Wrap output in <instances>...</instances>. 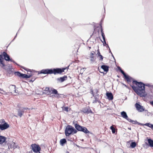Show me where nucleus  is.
Instances as JSON below:
<instances>
[{
    "instance_id": "64",
    "label": "nucleus",
    "mask_w": 153,
    "mask_h": 153,
    "mask_svg": "<svg viewBox=\"0 0 153 153\" xmlns=\"http://www.w3.org/2000/svg\"><path fill=\"white\" fill-rule=\"evenodd\" d=\"M92 36V35L91 36V37Z\"/></svg>"
},
{
    "instance_id": "53",
    "label": "nucleus",
    "mask_w": 153,
    "mask_h": 153,
    "mask_svg": "<svg viewBox=\"0 0 153 153\" xmlns=\"http://www.w3.org/2000/svg\"><path fill=\"white\" fill-rule=\"evenodd\" d=\"M144 111H145L146 112H147V113L148 112V110H144Z\"/></svg>"
},
{
    "instance_id": "42",
    "label": "nucleus",
    "mask_w": 153,
    "mask_h": 153,
    "mask_svg": "<svg viewBox=\"0 0 153 153\" xmlns=\"http://www.w3.org/2000/svg\"><path fill=\"white\" fill-rule=\"evenodd\" d=\"M91 61L92 62H94L95 61V59H94V57H93L92 58H91Z\"/></svg>"
},
{
    "instance_id": "37",
    "label": "nucleus",
    "mask_w": 153,
    "mask_h": 153,
    "mask_svg": "<svg viewBox=\"0 0 153 153\" xmlns=\"http://www.w3.org/2000/svg\"><path fill=\"white\" fill-rule=\"evenodd\" d=\"M63 110L68 112V108L67 107H64L63 109Z\"/></svg>"
},
{
    "instance_id": "56",
    "label": "nucleus",
    "mask_w": 153,
    "mask_h": 153,
    "mask_svg": "<svg viewBox=\"0 0 153 153\" xmlns=\"http://www.w3.org/2000/svg\"><path fill=\"white\" fill-rule=\"evenodd\" d=\"M77 63L78 62H79V61L78 60H77Z\"/></svg>"
},
{
    "instance_id": "52",
    "label": "nucleus",
    "mask_w": 153,
    "mask_h": 153,
    "mask_svg": "<svg viewBox=\"0 0 153 153\" xmlns=\"http://www.w3.org/2000/svg\"><path fill=\"white\" fill-rule=\"evenodd\" d=\"M123 85H124L126 87H127V86L126 85H125V84H123Z\"/></svg>"
},
{
    "instance_id": "44",
    "label": "nucleus",
    "mask_w": 153,
    "mask_h": 153,
    "mask_svg": "<svg viewBox=\"0 0 153 153\" xmlns=\"http://www.w3.org/2000/svg\"><path fill=\"white\" fill-rule=\"evenodd\" d=\"M145 86H148V87L150 86V85L149 84H145Z\"/></svg>"
},
{
    "instance_id": "25",
    "label": "nucleus",
    "mask_w": 153,
    "mask_h": 153,
    "mask_svg": "<svg viewBox=\"0 0 153 153\" xmlns=\"http://www.w3.org/2000/svg\"><path fill=\"white\" fill-rule=\"evenodd\" d=\"M67 142V141L65 139H62L60 140V143L61 145L63 146L64 144Z\"/></svg>"
},
{
    "instance_id": "13",
    "label": "nucleus",
    "mask_w": 153,
    "mask_h": 153,
    "mask_svg": "<svg viewBox=\"0 0 153 153\" xmlns=\"http://www.w3.org/2000/svg\"><path fill=\"white\" fill-rule=\"evenodd\" d=\"M7 145L9 149L12 148H13V149H15L17 147V146L16 145V143L13 142H12L10 143H8Z\"/></svg>"
},
{
    "instance_id": "32",
    "label": "nucleus",
    "mask_w": 153,
    "mask_h": 153,
    "mask_svg": "<svg viewBox=\"0 0 153 153\" xmlns=\"http://www.w3.org/2000/svg\"><path fill=\"white\" fill-rule=\"evenodd\" d=\"M94 98L95 100L93 102V103H96L97 102V101H98V98H97V97H94Z\"/></svg>"
},
{
    "instance_id": "54",
    "label": "nucleus",
    "mask_w": 153,
    "mask_h": 153,
    "mask_svg": "<svg viewBox=\"0 0 153 153\" xmlns=\"http://www.w3.org/2000/svg\"><path fill=\"white\" fill-rule=\"evenodd\" d=\"M128 129L129 130H131V128H128Z\"/></svg>"
},
{
    "instance_id": "19",
    "label": "nucleus",
    "mask_w": 153,
    "mask_h": 153,
    "mask_svg": "<svg viewBox=\"0 0 153 153\" xmlns=\"http://www.w3.org/2000/svg\"><path fill=\"white\" fill-rule=\"evenodd\" d=\"M83 112L84 113L88 114L89 113H93V112L90 109L89 107L86 108L85 109L83 110Z\"/></svg>"
},
{
    "instance_id": "46",
    "label": "nucleus",
    "mask_w": 153,
    "mask_h": 153,
    "mask_svg": "<svg viewBox=\"0 0 153 153\" xmlns=\"http://www.w3.org/2000/svg\"><path fill=\"white\" fill-rule=\"evenodd\" d=\"M150 104L153 106V101H150Z\"/></svg>"
},
{
    "instance_id": "60",
    "label": "nucleus",
    "mask_w": 153,
    "mask_h": 153,
    "mask_svg": "<svg viewBox=\"0 0 153 153\" xmlns=\"http://www.w3.org/2000/svg\"><path fill=\"white\" fill-rule=\"evenodd\" d=\"M77 52H78V49H77Z\"/></svg>"
},
{
    "instance_id": "18",
    "label": "nucleus",
    "mask_w": 153,
    "mask_h": 153,
    "mask_svg": "<svg viewBox=\"0 0 153 153\" xmlns=\"http://www.w3.org/2000/svg\"><path fill=\"white\" fill-rule=\"evenodd\" d=\"M9 91L11 93H14L15 92L16 88L15 86L14 85H12L9 87Z\"/></svg>"
},
{
    "instance_id": "51",
    "label": "nucleus",
    "mask_w": 153,
    "mask_h": 153,
    "mask_svg": "<svg viewBox=\"0 0 153 153\" xmlns=\"http://www.w3.org/2000/svg\"><path fill=\"white\" fill-rule=\"evenodd\" d=\"M75 127L76 129V123L75 124Z\"/></svg>"
},
{
    "instance_id": "28",
    "label": "nucleus",
    "mask_w": 153,
    "mask_h": 153,
    "mask_svg": "<svg viewBox=\"0 0 153 153\" xmlns=\"http://www.w3.org/2000/svg\"><path fill=\"white\" fill-rule=\"evenodd\" d=\"M110 129L111 130V131L112 133L113 134H115L116 131L115 128L113 126H111L110 127Z\"/></svg>"
},
{
    "instance_id": "27",
    "label": "nucleus",
    "mask_w": 153,
    "mask_h": 153,
    "mask_svg": "<svg viewBox=\"0 0 153 153\" xmlns=\"http://www.w3.org/2000/svg\"><path fill=\"white\" fill-rule=\"evenodd\" d=\"M128 121L130 122L131 123L133 124H137V121L136 120H133L129 118V119H128Z\"/></svg>"
},
{
    "instance_id": "38",
    "label": "nucleus",
    "mask_w": 153,
    "mask_h": 153,
    "mask_svg": "<svg viewBox=\"0 0 153 153\" xmlns=\"http://www.w3.org/2000/svg\"><path fill=\"white\" fill-rule=\"evenodd\" d=\"M94 53L91 52L90 53V58H92L93 57H94Z\"/></svg>"
},
{
    "instance_id": "61",
    "label": "nucleus",
    "mask_w": 153,
    "mask_h": 153,
    "mask_svg": "<svg viewBox=\"0 0 153 153\" xmlns=\"http://www.w3.org/2000/svg\"><path fill=\"white\" fill-rule=\"evenodd\" d=\"M117 76L118 77H119V76H118V75H117Z\"/></svg>"
},
{
    "instance_id": "2",
    "label": "nucleus",
    "mask_w": 153,
    "mask_h": 153,
    "mask_svg": "<svg viewBox=\"0 0 153 153\" xmlns=\"http://www.w3.org/2000/svg\"><path fill=\"white\" fill-rule=\"evenodd\" d=\"M66 69V68H56L52 69H42L41 71L38 72V74H54L55 75L59 74H61L62 73L64 72V71Z\"/></svg>"
},
{
    "instance_id": "39",
    "label": "nucleus",
    "mask_w": 153,
    "mask_h": 153,
    "mask_svg": "<svg viewBox=\"0 0 153 153\" xmlns=\"http://www.w3.org/2000/svg\"><path fill=\"white\" fill-rule=\"evenodd\" d=\"M36 78L32 77L30 81L33 82L35 80Z\"/></svg>"
},
{
    "instance_id": "4",
    "label": "nucleus",
    "mask_w": 153,
    "mask_h": 153,
    "mask_svg": "<svg viewBox=\"0 0 153 153\" xmlns=\"http://www.w3.org/2000/svg\"><path fill=\"white\" fill-rule=\"evenodd\" d=\"M44 91H46V93L48 94H55L54 96L55 97H58L59 96V94L58 93V91L56 90L54 88H51L50 89V88L48 87H46L45 88Z\"/></svg>"
},
{
    "instance_id": "41",
    "label": "nucleus",
    "mask_w": 153,
    "mask_h": 153,
    "mask_svg": "<svg viewBox=\"0 0 153 153\" xmlns=\"http://www.w3.org/2000/svg\"><path fill=\"white\" fill-rule=\"evenodd\" d=\"M100 31H101V29H103L102 27V23H101V22L100 23Z\"/></svg>"
},
{
    "instance_id": "10",
    "label": "nucleus",
    "mask_w": 153,
    "mask_h": 153,
    "mask_svg": "<svg viewBox=\"0 0 153 153\" xmlns=\"http://www.w3.org/2000/svg\"><path fill=\"white\" fill-rule=\"evenodd\" d=\"M135 107L138 112H141L145 110L143 107L137 103L135 104Z\"/></svg>"
},
{
    "instance_id": "1",
    "label": "nucleus",
    "mask_w": 153,
    "mask_h": 153,
    "mask_svg": "<svg viewBox=\"0 0 153 153\" xmlns=\"http://www.w3.org/2000/svg\"><path fill=\"white\" fill-rule=\"evenodd\" d=\"M133 83L135 84L137 86L134 85H131L134 91L140 97H145L147 94L146 92L145 84L141 82H138L134 80Z\"/></svg>"
},
{
    "instance_id": "59",
    "label": "nucleus",
    "mask_w": 153,
    "mask_h": 153,
    "mask_svg": "<svg viewBox=\"0 0 153 153\" xmlns=\"http://www.w3.org/2000/svg\"><path fill=\"white\" fill-rule=\"evenodd\" d=\"M104 10H105V8L104 7Z\"/></svg>"
},
{
    "instance_id": "48",
    "label": "nucleus",
    "mask_w": 153,
    "mask_h": 153,
    "mask_svg": "<svg viewBox=\"0 0 153 153\" xmlns=\"http://www.w3.org/2000/svg\"><path fill=\"white\" fill-rule=\"evenodd\" d=\"M111 55L112 56V57H113V58L114 59V60H115V58H114V55H113V54L112 53H111Z\"/></svg>"
},
{
    "instance_id": "14",
    "label": "nucleus",
    "mask_w": 153,
    "mask_h": 153,
    "mask_svg": "<svg viewBox=\"0 0 153 153\" xmlns=\"http://www.w3.org/2000/svg\"><path fill=\"white\" fill-rule=\"evenodd\" d=\"M107 98L109 100H112L113 99V96L112 93L111 92L107 91L106 94Z\"/></svg>"
},
{
    "instance_id": "36",
    "label": "nucleus",
    "mask_w": 153,
    "mask_h": 153,
    "mask_svg": "<svg viewBox=\"0 0 153 153\" xmlns=\"http://www.w3.org/2000/svg\"><path fill=\"white\" fill-rule=\"evenodd\" d=\"M97 55L98 56H99L100 55H101V53H100V51H99V49H98L97 50Z\"/></svg>"
},
{
    "instance_id": "20",
    "label": "nucleus",
    "mask_w": 153,
    "mask_h": 153,
    "mask_svg": "<svg viewBox=\"0 0 153 153\" xmlns=\"http://www.w3.org/2000/svg\"><path fill=\"white\" fill-rule=\"evenodd\" d=\"M67 77L66 76H64L62 77H61L59 78H58L57 79L59 81L62 82H64L65 80L67 79Z\"/></svg>"
},
{
    "instance_id": "12",
    "label": "nucleus",
    "mask_w": 153,
    "mask_h": 153,
    "mask_svg": "<svg viewBox=\"0 0 153 153\" xmlns=\"http://www.w3.org/2000/svg\"><path fill=\"white\" fill-rule=\"evenodd\" d=\"M9 127V125L7 123H4V124L0 125V129L1 130H4L8 128Z\"/></svg>"
},
{
    "instance_id": "5",
    "label": "nucleus",
    "mask_w": 153,
    "mask_h": 153,
    "mask_svg": "<svg viewBox=\"0 0 153 153\" xmlns=\"http://www.w3.org/2000/svg\"><path fill=\"white\" fill-rule=\"evenodd\" d=\"M78 131L82 132L86 134L91 133L86 127L81 126L79 124H77V131Z\"/></svg>"
},
{
    "instance_id": "47",
    "label": "nucleus",
    "mask_w": 153,
    "mask_h": 153,
    "mask_svg": "<svg viewBox=\"0 0 153 153\" xmlns=\"http://www.w3.org/2000/svg\"><path fill=\"white\" fill-rule=\"evenodd\" d=\"M109 53H112L111 52V50L110 49V48H109Z\"/></svg>"
},
{
    "instance_id": "9",
    "label": "nucleus",
    "mask_w": 153,
    "mask_h": 153,
    "mask_svg": "<svg viewBox=\"0 0 153 153\" xmlns=\"http://www.w3.org/2000/svg\"><path fill=\"white\" fill-rule=\"evenodd\" d=\"M147 140H145V145L146 146H150L153 148V140L151 138H149L147 137Z\"/></svg>"
},
{
    "instance_id": "33",
    "label": "nucleus",
    "mask_w": 153,
    "mask_h": 153,
    "mask_svg": "<svg viewBox=\"0 0 153 153\" xmlns=\"http://www.w3.org/2000/svg\"><path fill=\"white\" fill-rule=\"evenodd\" d=\"M147 115L148 116H152L153 115V112H148L147 113Z\"/></svg>"
},
{
    "instance_id": "23",
    "label": "nucleus",
    "mask_w": 153,
    "mask_h": 153,
    "mask_svg": "<svg viewBox=\"0 0 153 153\" xmlns=\"http://www.w3.org/2000/svg\"><path fill=\"white\" fill-rule=\"evenodd\" d=\"M145 126L151 128L153 130V124H151L150 123H145Z\"/></svg>"
},
{
    "instance_id": "30",
    "label": "nucleus",
    "mask_w": 153,
    "mask_h": 153,
    "mask_svg": "<svg viewBox=\"0 0 153 153\" xmlns=\"http://www.w3.org/2000/svg\"><path fill=\"white\" fill-rule=\"evenodd\" d=\"M100 40L103 43V45L104 46H106L107 44L106 41H102V40L100 38Z\"/></svg>"
},
{
    "instance_id": "26",
    "label": "nucleus",
    "mask_w": 153,
    "mask_h": 153,
    "mask_svg": "<svg viewBox=\"0 0 153 153\" xmlns=\"http://www.w3.org/2000/svg\"><path fill=\"white\" fill-rule=\"evenodd\" d=\"M101 35L102 37V39H103V41H106L105 36V34L103 32V29H101Z\"/></svg>"
},
{
    "instance_id": "8",
    "label": "nucleus",
    "mask_w": 153,
    "mask_h": 153,
    "mask_svg": "<svg viewBox=\"0 0 153 153\" xmlns=\"http://www.w3.org/2000/svg\"><path fill=\"white\" fill-rule=\"evenodd\" d=\"M0 65L2 68L6 70L8 73H10L11 71V69L10 68H6V65L5 64L3 60L0 61Z\"/></svg>"
},
{
    "instance_id": "57",
    "label": "nucleus",
    "mask_w": 153,
    "mask_h": 153,
    "mask_svg": "<svg viewBox=\"0 0 153 153\" xmlns=\"http://www.w3.org/2000/svg\"><path fill=\"white\" fill-rule=\"evenodd\" d=\"M82 141H84V140L83 139H82Z\"/></svg>"
},
{
    "instance_id": "49",
    "label": "nucleus",
    "mask_w": 153,
    "mask_h": 153,
    "mask_svg": "<svg viewBox=\"0 0 153 153\" xmlns=\"http://www.w3.org/2000/svg\"><path fill=\"white\" fill-rule=\"evenodd\" d=\"M103 21V19H102L100 21V22L102 23Z\"/></svg>"
},
{
    "instance_id": "55",
    "label": "nucleus",
    "mask_w": 153,
    "mask_h": 153,
    "mask_svg": "<svg viewBox=\"0 0 153 153\" xmlns=\"http://www.w3.org/2000/svg\"><path fill=\"white\" fill-rule=\"evenodd\" d=\"M88 48L89 49H91V47H88Z\"/></svg>"
},
{
    "instance_id": "35",
    "label": "nucleus",
    "mask_w": 153,
    "mask_h": 153,
    "mask_svg": "<svg viewBox=\"0 0 153 153\" xmlns=\"http://www.w3.org/2000/svg\"><path fill=\"white\" fill-rule=\"evenodd\" d=\"M98 56L100 57V60L102 61L103 60V57L101 55H100V56Z\"/></svg>"
},
{
    "instance_id": "40",
    "label": "nucleus",
    "mask_w": 153,
    "mask_h": 153,
    "mask_svg": "<svg viewBox=\"0 0 153 153\" xmlns=\"http://www.w3.org/2000/svg\"><path fill=\"white\" fill-rule=\"evenodd\" d=\"M98 70L100 72L103 74V75H104L105 74H106V73H105L103 72H101L100 71V70L99 69V68H98Z\"/></svg>"
},
{
    "instance_id": "45",
    "label": "nucleus",
    "mask_w": 153,
    "mask_h": 153,
    "mask_svg": "<svg viewBox=\"0 0 153 153\" xmlns=\"http://www.w3.org/2000/svg\"><path fill=\"white\" fill-rule=\"evenodd\" d=\"M97 93H96V95L94 97H97V98H99V95L98 94H97Z\"/></svg>"
},
{
    "instance_id": "62",
    "label": "nucleus",
    "mask_w": 153,
    "mask_h": 153,
    "mask_svg": "<svg viewBox=\"0 0 153 153\" xmlns=\"http://www.w3.org/2000/svg\"><path fill=\"white\" fill-rule=\"evenodd\" d=\"M39 153H41L40 152H39Z\"/></svg>"
},
{
    "instance_id": "29",
    "label": "nucleus",
    "mask_w": 153,
    "mask_h": 153,
    "mask_svg": "<svg viewBox=\"0 0 153 153\" xmlns=\"http://www.w3.org/2000/svg\"><path fill=\"white\" fill-rule=\"evenodd\" d=\"M117 70H118L119 71H120V72L123 74H124L125 73V72L124 71H123L121 69V68L120 67V66H118L117 67Z\"/></svg>"
},
{
    "instance_id": "6",
    "label": "nucleus",
    "mask_w": 153,
    "mask_h": 153,
    "mask_svg": "<svg viewBox=\"0 0 153 153\" xmlns=\"http://www.w3.org/2000/svg\"><path fill=\"white\" fill-rule=\"evenodd\" d=\"M30 148L32 151L35 153H37L39 152L41 149L39 146L35 143L33 144L30 146Z\"/></svg>"
},
{
    "instance_id": "3",
    "label": "nucleus",
    "mask_w": 153,
    "mask_h": 153,
    "mask_svg": "<svg viewBox=\"0 0 153 153\" xmlns=\"http://www.w3.org/2000/svg\"><path fill=\"white\" fill-rule=\"evenodd\" d=\"M76 132V130L72 126L69 125L67 126L65 130V135L67 137H68L70 135Z\"/></svg>"
},
{
    "instance_id": "11",
    "label": "nucleus",
    "mask_w": 153,
    "mask_h": 153,
    "mask_svg": "<svg viewBox=\"0 0 153 153\" xmlns=\"http://www.w3.org/2000/svg\"><path fill=\"white\" fill-rule=\"evenodd\" d=\"M2 56L4 57V59L7 61H10L11 62H14L13 60L12 59H10L9 56L5 52H4L2 53Z\"/></svg>"
},
{
    "instance_id": "22",
    "label": "nucleus",
    "mask_w": 153,
    "mask_h": 153,
    "mask_svg": "<svg viewBox=\"0 0 153 153\" xmlns=\"http://www.w3.org/2000/svg\"><path fill=\"white\" fill-rule=\"evenodd\" d=\"M137 144L135 142H132L130 144V147L131 148H134L136 146Z\"/></svg>"
},
{
    "instance_id": "21",
    "label": "nucleus",
    "mask_w": 153,
    "mask_h": 153,
    "mask_svg": "<svg viewBox=\"0 0 153 153\" xmlns=\"http://www.w3.org/2000/svg\"><path fill=\"white\" fill-rule=\"evenodd\" d=\"M6 140V138L2 136H0V144H2Z\"/></svg>"
},
{
    "instance_id": "15",
    "label": "nucleus",
    "mask_w": 153,
    "mask_h": 153,
    "mask_svg": "<svg viewBox=\"0 0 153 153\" xmlns=\"http://www.w3.org/2000/svg\"><path fill=\"white\" fill-rule=\"evenodd\" d=\"M124 76V78L125 79L126 81L128 82H130L131 81V79L132 78L130 77V76L127 74H126L125 73L123 74Z\"/></svg>"
},
{
    "instance_id": "16",
    "label": "nucleus",
    "mask_w": 153,
    "mask_h": 153,
    "mask_svg": "<svg viewBox=\"0 0 153 153\" xmlns=\"http://www.w3.org/2000/svg\"><path fill=\"white\" fill-rule=\"evenodd\" d=\"M101 68L106 73L108 71L109 67L106 65H103L101 66Z\"/></svg>"
},
{
    "instance_id": "7",
    "label": "nucleus",
    "mask_w": 153,
    "mask_h": 153,
    "mask_svg": "<svg viewBox=\"0 0 153 153\" xmlns=\"http://www.w3.org/2000/svg\"><path fill=\"white\" fill-rule=\"evenodd\" d=\"M15 74L16 75L22 78H28L33 76V75L32 74L29 75H27L26 74H22L19 71L15 72Z\"/></svg>"
},
{
    "instance_id": "43",
    "label": "nucleus",
    "mask_w": 153,
    "mask_h": 153,
    "mask_svg": "<svg viewBox=\"0 0 153 153\" xmlns=\"http://www.w3.org/2000/svg\"><path fill=\"white\" fill-rule=\"evenodd\" d=\"M3 60V59H2V55H1L0 54V61Z\"/></svg>"
},
{
    "instance_id": "58",
    "label": "nucleus",
    "mask_w": 153,
    "mask_h": 153,
    "mask_svg": "<svg viewBox=\"0 0 153 153\" xmlns=\"http://www.w3.org/2000/svg\"><path fill=\"white\" fill-rule=\"evenodd\" d=\"M77 147H79V146L78 145H77Z\"/></svg>"
},
{
    "instance_id": "17",
    "label": "nucleus",
    "mask_w": 153,
    "mask_h": 153,
    "mask_svg": "<svg viewBox=\"0 0 153 153\" xmlns=\"http://www.w3.org/2000/svg\"><path fill=\"white\" fill-rule=\"evenodd\" d=\"M121 116L124 118L128 120V119H129L128 118L126 112L125 111H123L121 112Z\"/></svg>"
},
{
    "instance_id": "34",
    "label": "nucleus",
    "mask_w": 153,
    "mask_h": 153,
    "mask_svg": "<svg viewBox=\"0 0 153 153\" xmlns=\"http://www.w3.org/2000/svg\"><path fill=\"white\" fill-rule=\"evenodd\" d=\"M137 124L138 125H140V126H144V125L145 126V124L141 123H139L137 121V124Z\"/></svg>"
},
{
    "instance_id": "50",
    "label": "nucleus",
    "mask_w": 153,
    "mask_h": 153,
    "mask_svg": "<svg viewBox=\"0 0 153 153\" xmlns=\"http://www.w3.org/2000/svg\"><path fill=\"white\" fill-rule=\"evenodd\" d=\"M105 46L106 47V48H109V46H108V44H107V46Z\"/></svg>"
},
{
    "instance_id": "63",
    "label": "nucleus",
    "mask_w": 153,
    "mask_h": 153,
    "mask_svg": "<svg viewBox=\"0 0 153 153\" xmlns=\"http://www.w3.org/2000/svg\"><path fill=\"white\" fill-rule=\"evenodd\" d=\"M129 142H129H127V143H128Z\"/></svg>"
},
{
    "instance_id": "31",
    "label": "nucleus",
    "mask_w": 153,
    "mask_h": 153,
    "mask_svg": "<svg viewBox=\"0 0 153 153\" xmlns=\"http://www.w3.org/2000/svg\"><path fill=\"white\" fill-rule=\"evenodd\" d=\"M5 120L4 119H2L0 120V125L4 124V123H6Z\"/></svg>"
},
{
    "instance_id": "24",
    "label": "nucleus",
    "mask_w": 153,
    "mask_h": 153,
    "mask_svg": "<svg viewBox=\"0 0 153 153\" xmlns=\"http://www.w3.org/2000/svg\"><path fill=\"white\" fill-rule=\"evenodd\" d=\"M24 113V111L19 110L18 111V115L20 117H21Z\"/></svg>"
}]
</instances>
